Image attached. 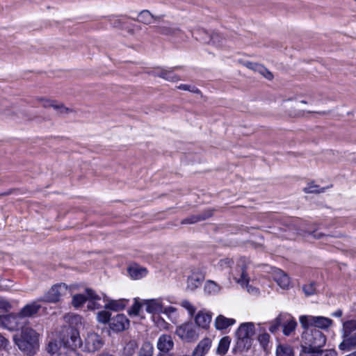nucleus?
I'll return each mask as SVG.
<instances>
[{"label": "nucleus", "mask_w": 356, "mask_h": 356, "mask_svg": "<svg viewBox=\"0 0 356 356\" xmlns=\"http://www.w3.org/2000/svg\"><path fill=\"white\" fill-rule=\"evenodd\" d=\"M83 339L81 340L79 332L75 330H70V341L68 345L70 348L75 351L77 348L88 353H95L99 350L104 345V338L98 333L90 331L83 336Z\"/></svg>", "instance_id": "obj_1"}, {"label": "nucleus", "mask_w": 356, "mask_h": 356, "mask_svg": "<svg viewBox=\"0 0 356 356\" xmlns=\"http://www.w3.org/2000/svg\"><path fill=\"white\" fill-rule=\"evenodd\" d=\"M13 339L19 349L26 355H34L39 348L40 334L31 327H22Z\"/></svg>", "instance_id": "obj_2"}, {"label": "nucleus", "mask_w": 356, "mask_h": 356, "mask_svg": "<svg viewBox=\"0 0 356 356\" xmlns=\"http://www.w3.org/2000/svg\"><path fill=\"white\" fill-rule=\"evenodd\" d=\"M102 297L97 294L96 292L91 289H86L84 293L75 294L72 297V305L74 307L79 309L87 302V308L88 310H95L102 307L99 302Z\"/></svg>", "instance_id": "obj_3"}, {"label": "nucleus", "mask_w": 356, "mask_h": 356, "mask_svg": "<svg viewBox=\"0 0 356 356\" xmlns=\"http://www.w3.org/2000/svg\"><path fill=\"white\" fill-rule=\"evenodd\" d=\"M237 347L243 350L250 348L255 334L254 324L252 322L243 323L236 330Z\"/></svg>", "instance_id": "obj_4"}, {"label": "nucleus", "mask_w": 356, "mask_h": 356, "mask_svg": "<svg viewBox=\"0 0 356 356\" xmlns=\"http://www.w3.org/2000/svg\"><path fill=\"white\" fill-rule=\"evenodd\" d=\"M68 341H70V332L62 341L50 340L47 346V351L51 355L58 354V356H79L76 351L70 348Z\"/></svg>", "instance_id": "obj_5"}, {"label": "nucleus", "mask_w": 356, "mask_h": 356, "mask_svg": "<svg viewBox=\"0 0 356 356\" xmlns=\"http://www.w3.org/2000/svg\"><path fill=\"white\" fill-rule=\"evenodd\" d=\"M299 321L303 329L314 327L325 330L333 325L331 318L322 316L302 315L299 317Z\"/></svg>", "instance_id": "obj_6"}, {"label": "nucleus", "mask_w": 356, "mask_h": 356, "mask_svg": "<svg viewBox=\"0 0 356 356\" xmlns=\"http://www.w3.org/2000/svg\"><path fill=\"white\" fill-rule=\"evenodd\" d=\"M302 339L308 347H304V350H317L325 346L326 337L319 330H312L303 333Z\"/></svg>", "instance_id": "obj_7"}, {"label": "nucleus", "mask_w": 356, "mask_h": 356, "mask_svg": "<svg viewBox=\"0 0 356 356\" xmlns=\"http://www.w3.org/2000/svg\"><path fill=\"white\" fill-rule=\"evenodd\" d=\"M354 325H348L346 323H343L341 329L342 341L339 345V348L343 351H350L356 348V334Z\"/></svg>", "instance_id": "obj_8"}, {"label": "nucleus", "mask_w": 356, "mask_h": 356, "mask_svg": "<svg viewBox=\"0 0 356 356\" xmlns=\"http://www.w3.org/2000/svg\"><path fill=\"white\" fill-rule=\"evenodd\" d=\"M68 287L65 284L60 283L51 287L44 295L40 298V300L44 302L56 303L59 302L62 297L67 295Z\"/></svg>", "instance_id": "obj_9"}, {"label": "nucleus", "mask_w": 356, "mask_h": 356, "mask_svg": "<svg viewBox=\"0 0 356 356\" xmlns=\"http://www.w3.org/2000/svg\"><path fill=\"white\" fill-rule=\"evenodd\" d=\"M245 260L241 259L237 265L236 273L234 274V280L240 284L246 285L248 291L252 295H258L259 291L257 288L249 284V277L245 272Z\"/></svg>", "instance_id": "obj_10"}, {"label": "nucleus", "mask_w": 356, "mask_h": 356, "mask_svg": "<svg viewBox=\"0 0 356 356\" xmlns=\"http://www.w3.org/2000/svg\"><path fill=\"white\" fill-rule=\"evenodd\" d=\"M175 334L186 342L195 341L199 336L195 327L191 322L184 323L178 326Z\"/></svg>", "instance_id": "obj_11"}, {"label": "nucleus", "mask_w": 356, "mask_h": 356, "mask_svg": "<svg viewBox=\"0 0 356 356\" xmlns=\"http://www.w3.org/2000/svg\"><path fill=\"white\" fill-rule=\"evenodd\" d=\"M22 316L19 313L0 315V327L8 330H16L22 325Z\"/></svg>", "instance_id": "obj_12"}, {"label": "nucleus", "mask_w": 356, "mask_h": 356, "mask_svg": "<svg viewBox=\"0 0 356 356\" xmlns=\"http://www.w3.org/2000/svg\"><path fill=\"white\" fill-rule=\"evenodd\" d=\"M165 300V299L162 297L143 299V305L145 311L152 315L161 314Z\"/></svg>", "instance_id": "obj_13"}, {"label": "nucleus", "mask_w": 356, "mask_h": 356, "mask_svg": "<svg viewBox=\"0 0 356 356\" xmlns=\"http://www.w3.org/2000/svg\"><path fill=\"white\" fill-rule=\"evenodd\" d=\"M37 104L44 108H53L60 114L68 113L70 109L65 107L63 104L58 103L55 100L50 99L44 97H37L35 99Z\"/></svg>", "instance_id": "obj_14"}, {"label": "nucleus", "mask_w": 356, "mask_h": 356, "mask_svg": "<svg viewBox=\"0 0 356 356\" xmlns=\"http://www.w3.org/2000/svg\"><path fill=\"white\" fill-rule=\"evenodd\" d=\"M156 348L159 350L157 356H164L174 348V341L170 334H163L158 338Z\"/></svg>", "instance_id": "obj_15"}, {"label": "nucleus", "mask_w": 356, "mask_h": 356, "mask_svg": "<svg viewBox=\"0 0 356 356\" xmlns=\"http://www.w3.org/2000/svg\"><path fill=\"white\" fill-rule=\"evenodd\" d=\"M40 298L26 304L19 312L22 318L35 316L42 308Z\"/></svg>", "instance_id": "obj_16"}, {"label": "nucleus", "mask_w": 356, "mask_h": 356, "mask_svg": "<svg viewBox=\"0 0 356 356\" xmlns=\"http://www.w3.org/2000/svg\"><path fill=\"white\" fill-rule=\"evenodd\" d=\"M204 277V274L201 270H193L187 279V289L191 291H195L201 286Z\"/></svg>", "instance_id": "obj_17"}, {"label": "nucleus", "mask_w": 356, "mask_h": 356, "mask_svg": "<svg viewBox=\"0 0 356 356\" xmlns=\"http://www.w3.org/2000/svg\"><path fill=\"white\" fill-rule=\"evenodd\" d=\"M110 328L115 332H122L129 326V321L124 314H118L111 318Z\"/></svg>", "instance_id": "obj_18"}, {"label": "nucleus", "mask_w": 356, "mask_h": 356, "mask_svg": "<svg viewBox=\"0 0 356 356\" xmlns=\"http://www.w3.org/2000/svg\"><path fill=\"white\" fill-rule=\"evenodd\" d=\"M212 345V340L209 337H205L200 340L196 347L193 350L191 355H178V356H206L209 353Z\"/></svg>", "instance_id": "obj_19"}, {"label": "nucleus", "mask_w": 356, "mask_h": 356, "mask_svg": "<svg viewBox=\"0 0 356 356\" xmlns=\"http://www.w3.org/2000/svg\"><path fill=\"white\" fill-rule=\"evenodd\" d=\"M102 299L105 302L104 306L105 309L115 312L123 309L129 302V300L124 298L119 300H112L105 294L103 295Z\"/></svg>", "instance_id": "obj_20"}, {"label": "nucleus", "mask_w": 356, "mask_h": 356, "mask_svg": "<svg viewBox=\"0 0 356 356\" xmlns=\"http://www.w3.org/2000/svg\"><path fill=\"white\" fill-rule=\"evenodd\" d=\"M273 279L283 289H286L289 287L291 280L289 277L283 270L279 268H273Z\"/></svg>", "instance_id": "obj_21"}, {"label": "nucleus", "mask_w": 356, "mask_h": 356, "mask_svg": "<svg viewBox=\"0 0 356 356\" xmlns=\"http://www.w3.org/2000/svg\"><path fill=\"white\" fill-rule=\"evenodd\" d=\"M211 318L212 314L210 312L201 310L195 316V322L198 327L207 329L211 323Z\"/></svg>", "instance_id": "obj_22"}, {"label": "nucleus", "mask_w": 356, "mask_h": 356, "mask_svg": "<svg viewBox=\"0 0 356 356\" xmlns=\"http://www.w3.org/2000/svg\"><path fill=\"white\" fill-rule=\"evenodd\" d=\"M283 334L286 336L290 335L296 329L297 322L295 318L289 314H284V320L282 322Z\"/></svg>", "instance_id": "obj_23"}, {"label": "nucleus", "mask_w": 356, "mask_h": 356, "mask_svg": "<svg viewBox=\"0 0 356 356\" xmlns=\"http://www.w3.org/2000/svg\"><path fill=\"white\" fill-rule=\"evenodd\" d=\"M236 323V320L227 318L223 315H218L215 319V327L218 330H225Z\"/></svg>", "instance_id": "obj_24"}, {"label": "nucleus", "mask_w": 356, "mask_h": 356, "mask_svg": "<svg viewBox=\"0 0 356 356\" xmlns=\"http://www.w3.org/2000/svg\"><path fill=\"white\" fill-rule=\"evenodd\" d=\"M128 273L133 280H140L147 275V270L138 264H133L128 268Z\"/></svg>", "instance_id": "obj_25"}, {"label": "nucleus", "mask_w": 356, "mask_h": 356, "mask_svg": "<svg viewBox=\"0 0 356 356\" xmlns=\"http://www.w3.org/2000/svg\"><path fill=\"white\" fill-rule=\"evenodd\" d=\"M202 32L204 33V36L199 39L204 42L211 43L216 46H220L222 44L224 39L219 33H213L212 35H209L205 31H202Z\"/></svg>", "instance_id": "obj_26"}, {"label": "nucleus", "mask_w": 356, "mask_h": 356, "mask_svg": "<svg viewBox=\"0 0 356 356\" xmlns=\"http://www.w3.org/2000/svg\"><path fill=\"white\" fill-rule=\"evenodd\" d=\"M221 286L211 280H207L204 286V291L205 293L209 296H216L221 291Z\"/></svg>", "instance_id": "obj_27"}, {"label": "nucleus", "mask_w": 356, "mask_h": 356, "mask_svg": "<svg viewBox=\"0 0 356 356\" xmlns=\"http://www.w3.org/2000/svg\"><path fill=\"white\" fill-rule=\"evenodd\" d=\"M275 356H295L294 350L287 343H279L276 347Z\"/></svg>", "instance_id": "obj_28"}, {"label": "nucleus", "mask_w": 356, "mask_h": 356, "mask_svg": "<svg viewBox=\"0 0 356 356\" xmlns=\"http://www.w3.org/2000/svg\"><path fill=\"white\" fill-rule=\"evenodd\" d=\"M247 67L251 70H253L254 71L258 72L268 80H270L273 78L272 73L261 65L257 63H247Z\"/></svg>", "instance_id": "obj_29"}, {"label": "nucleus", "mask_w": 356, "mask_h": 356, "mask_svg": "<svg viewBox=\"0 0 356 356\" xmlns=\"http://www.w3.org/2000/svg\"><path fill=\"white\" fill-rule=\"evenodd\" d=\"M304 356H337V353L332 350H304Z\"/></svg>", "instance_id": "obj_30"}, {"label": "nucleus", "mask_w": 356, "mask_h": 356, "mask_svg": "<svg viewBox=\"0 0 356 356\" xmlns=\"http://www.w3.org/2000/svg\"><path fill=\"white\" fill-rule=\"evenodd\" d=\"M136 20L145 24H150L155 21V18L149 11L144 10L138 14Z\"/></svg>", "instance_id": "obj_31"}, {"label": "nucleus", "mask_w": 356, "mask_h": 356, "mask_svg": "<svg viewBox=\"0 0 356 356\" xmlns=\"http://www.w3.org/2000/svg\"><path fill=\"white\" fill-rule=\"evenodd\" d=\"M230 343L231 339L229 337H222L219 341L217 353L220 355H225L229 348Z\"/></svg>", "instance_id": "obj_32"}, {"label": "nucleus", "mask_w": 356, "mask_h": 356, "mask_svg": "<svg viewBox=\"0 0 356 356\" xmlns=\"http://www.w3.org/2000/svg\"><path fill=\"white\" fill-rule=\"evenodd\" d=\"M144 307L143 299L139 298H134L133 305L129 309V314L131 316H137L139 314L141 308Z\"/></svg>", "instance_id": "obj_33"}, {"label": "nucleus", "mask_w": 356, "mask_h": 356, "mask_svg": "<svg viewBox=\"0 0 356 356\" xmlns=\"http://www.w3.org/2000/svg\"><path fill=\"white\" fill-rule=\"evenodd\" d=\"M156 74L169 81H176L178 80L176 75L170 70L161 69Z\"/></svg>", "instance_id": "obj_34"}, {"label": "nucleus", "mask_w": 356, "mask_h": 356, "mask_svg": "<svg viewBox=\"0 0 356 356\" xmlns=\"http://www.w3.org/2000/svg\"><path fill=\"white\" fill-rule=\"evenodd\" d=\"M283 320H284V314H280L274 320H273L270 323V326H269L270 332H271L272 333L275 332L278 330L280 326L281 325H282Z\"/></svg>", "instance_id": "obj_35"}, {"label": "nucleus", "mask_w": 356, "mask_h": 356, "mask_svg": "<svg viewBox=\"0 0 356 356\" xmlns=\"http://www.w3.org/2000/svg\"><path fill=\"white\" fill-rule=\"evenodd\" d=\"M153 352V345L149 342H145L139 351L138 356H152Z\"/></svg>", "instance_id": "obj_36"}, {"label": "nucleus", "mask_w": 356, "mask_h": 356, "mask_svg": "<svg viewBox=\"0 0 356 356\" xmlns=\"http://www.w3.org/2000/svg\"><path fill=\"white\" fill-rule=\"evenodd\" d=\"M137 348L138 344L136 341H129L128 343H127L124 348V354L126 356H132L135 353Z\"/></svg>", "instance_id": "obj_37"}, {"label": "nucleus", "mask_w": 356, "mask_h": 356, "mask_svg": "<svg viewBox=\"0 0 356 356\" xmlns=\"http://www.w3.org/2000/svg\"><path fill=\"white\" fill-rule=\"evenodd\" d=\"M300 231L302 232L308 233L309 235H310L311 236H312L313 238H316V239H323L325 241H328V239L330 238V236L329 235L323 234L321 232H318L316 230L315 231H310V230L305 231V230L301 229Z\"/></svg>", "instance_id": "obj_38"}, {"label": "nucleus", "mask_w": 356, "mask_h": 356, "mask_svg": "<svg viewBox=\"0 0 356 356\" xmlns=\"http://www.w3.org/2000/svg\"><path fill=\"white\" fill-rule=\"evenodd\" d=\"M97 321L99 323H106L111 320V314L105 310L100 311L97 315Z\"/></svg>", "instance_id": "obj_39"}, {"label": "nucleus", "mask_w": 356, "mask_h": 356, "mask_svg": "<svg viewBox=\"0 0 356 356\" xmlns=\"http://www.w3.org/2000/svg\"><path fill=\"white\" fill-rule=\"evenodd\" d=\"M305 193H321L325 191V188H319L317 185L313 184H309L304 188Z\"/></svg>", "instance_id": "obj_40"}, {"label": "nucleus", "mask_w": 356, "mask_h": 356, "mask_svg": "<svg viewBox=\"0 0 356 356\" xmlns=\"http://www.w3.org/2000/svg\"><path fill=\"white\" fill-rule=\"evenodd\" d=\"M13 308L11 302L8 300L0 298V313L1 312H7Z\"/></svg>", "instance_id": "obj_41"}, {"label": "nucleus", "mask_w": 356, "mask_h": 356, "mask_svg": "<svg viewBox=\"0 0 356 356\" xmlns=\"http://www.w3.org/2000/svg\"><path fill=\"white\" fill-rule=\"evenodd\" d=\"M181 305L188 311L190 316L194 315L196 308L189 301L184 300L181 302Z\"/></svg>", "instance_id": "obj_42"}, {"label": "nucleus", "mask_w": 356, "mask_h": 356, "mask_svg": "<svg viewBox=\"0 0 356 356\" xmlns=\"http://www.w3.org/2000/svg\"><path fill=\"white\" fill-rule=\"evenodd\" d=\"M207 216H193L190 218H185L181 220L182 224H193L200 220H204Z\"/></svg>", "instance_id": "obj_43"}, {"label": "nucleus", "mask_w": 356, "mask_h": 356, "mask_svg": "<svg viewBox=\"0 0 356 356\" xmlns=\"http://www.w3.org/2000/svg\"><path fill=\"white\" fill-rule=\"evenodd\" d=\"M302 289L306 296H312L316 291L315 283L311 282L305 284L303 286Z\"/></svg>", "instance_id": "obj_44"}, {"label": "nucleus", "mask_w": 356, "mask_h": 356, "mask_svg": "<svg viewBox=\"0 0 356 356\" xmlns=\"http://www.w3.org/2000/svg\"><path fill=\"white\" fill-rule=\"evenodd\" d=\"M176 312L177 309L175 307L172 306H165V301L163 302V307L161 313L165 314L169 318H170L176 313Z\"/></svg>", "instance_id": "obj_45"}, {"label": "nucleus", "mask_w": 356, "mask_h": 356, "mask_svg": "<svg viewBox=\"0 0 356 356\" xmlns=\"http://www.w3.org/2000/svg\"><path fill=\"white\" fill-rule=\"evenodd\" d=\"M177 88L182 90L190 91L193 93H198L200 92L194 86L188 84H180L177 86Z\"/></svg>", "instance_id": "obj_46"}, {"label": "nucleus", "mask_w": 356, "mask_h": 356, "mask_svg": "<svg viewBox=\"0 0 356 356\" xmlns=\"http://www.w3.org/2000/svg\"><path fill=\"white\" fill-rule=\"evenodd\" d=\"M270 339V336L267 333L261 334L259 336L258 340L261 345L265 348L268 346Z\"/></svg>", "instance_id": "obj_47"}, {"label": "nucleus", "mask_w": 356, "mask_h": 356, "mask_svg": "<svg viewBox=\"0 0 356 356\" xmlns=\"http://www.w3.org/2000/svg\"><path fill=\"white\" fill-rule=\"evenodd\" d=\"M218 264H219L220 267L223 269V268L230 267L233 264V261H232V259H231L229 258H225V259H221L219 261Z\"/></svg>", "instance_id": "obj_48"}, {"label": "nucleus", "mask_w": 356, "mask_h": 356, "mask_svg": "<svg viewBox=\"0 0 356 356\" xmlns=\"http://www.w3.org/2000/svg\"><path fill=\"white\" fill-rule=\"evenodd\" d=\"M9 346V341L0 334V350H6Z\"/></svg>", "instance_id": "obj_49"}, {"label": "nucleus", "mask_w": 356, "mask_h": 356, "mask_svg": "<svg viewBox=\"0 0 356 356\" xmlns=\"http://www.w3.org/2000/svg\"><path fill=\"white\" fill-rule=\"evenodd\" d=\"M177 32L179 33V30H176V29H170L167 30V31H163V33H165V34H175Z\"/></svg>", "instance_id": "obj_50"}, {"label": "nucleus", "mask_w": 356, "mask_h": 356, "mask_svg": "<svg viewBox=\"0 0 356 356\" xmlns=\"http://www.w3.org/2000/svg\"><path fill=\"white\" fill-rule=\"evenodd\" d=\"M344 323H346L348 325H354L355 327V331H356V320H355V319L348 320V321H344Z\"/></svg>", "instance_id": "obj_51"}, {"label": "nucleus", "mask_w": 356, "mask_h": 356, "mask_svg": "<svg viewBox=\"0 0 356 356\" xmlns=\"http://www.w3.org/2000/svg\"><path fill=\"white\" fill-rule=\"evenodd\" d=\"M111 23L114 27H121V22L120 19H114Z\"/></svg>", "instance_id": "obj_52"}, {"label": "nucleus", "mask_w": 356, "mask_h": 356, "mask_svg": "<svg viewBox=\"0 0 356 356\" xmlns=\"http://www.w3.org/2000/svg\"><path fill=\"white\" fill-rule=\"evenodd\" d=\"M96 356H115V355L110 353L109 352L104 351V352L97 355Z\"/></svg>", "instance_id": "obj_53"}, {"label": "nucleus", "mask_w": 356, "mask_h": 356, "mask_svg": "<svg viewBox=\"0 0 356 356\" xmlns=\"http://www.w3.org/2000/svg\"><path fill=\"white\" fill-rule=\"evenodd\" d=\"M342 315V312L341 310H337L334 313H333L332 316L336 317H340Z\"/></svg>", "instance_id": "obj_54"}, {"label": "nucleus", "mask_w": 356, "mask_h": 356, "mask_svg": "<svg viewBox=\"0 0 356 356\" xmlns=\"http://www.w3.org/2000/svg\"><path fill=\"white\" fill-rule=\"evenodd\" d=\"M345 356H356V350Z\"/></svg>", "instance_id": "obj_55"}, {"label": "nucleus", "mask_w": 356, "mask_h": 356, "mask_svg": "<svg viewBox=\"0 0 356 356\" xmlns=\"http://www.w3.org/2000/svg\"><path fill=\"white\" fill-rule=\"evenodd\" d=\"M74 318H75V319H79V320H81V318L79 316H78V315H77V316H74Z\"/></svg>", "instance_id": "obj_56"}, {"label": "nucleus", "mask_w": 356, "mask_h": 356, "mask_svg": "<svg viewBox=\"0 0 356 356\" xmlns=\"http://www.w3.org/2000/svg\"><path fill=\"white\" fill-rule=\"evenodd\" d=\"M168 356H178V355H175V354H172V355H170Z\"/></svg>", "instance_id": "obj_57"}]
</instances>
